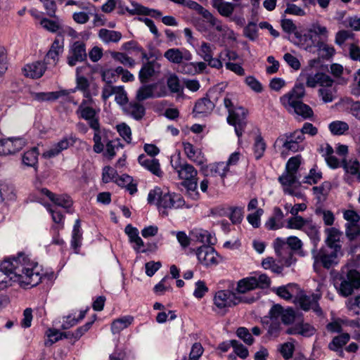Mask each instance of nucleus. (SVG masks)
<instances>
[{
    "label": "nucleus",
    "mask_w": 360,
    "mask_h": 360,
    "mask_svg": "<svg viewBox=\"0 0 360 360\" xmlns=\"http://www.w3.org/2000/svg\"><path fill=\"white\" fill-rule=\"evenodd\" d=\"M42 269L28 255L19 252L17 257L4 259L0 265V290L11 283H18L23 288H32L41 283Z\"/></svg>",
    "instance_id": "nucleus-1"
},
{
    "label": "nucleus",
    "mask_w": 360,
    "mask_h": 360,
    "mask_svg": "<svg viewBox=\"0 0 360 360\" xmlns=\"http://www.w3.org/2000/svg\"><path fill=\"white\" fill-rule=\"evenodd\" d=\"M261 323L266 330V336L269 338H277L281 334L283 326H288L285 333L292 334V307H283L280 304L274 303L270 307L267 315L264 316Z\"/></svg>",
    "instance_id": "nucleus-2"
},
{
    "label": "nucleus",
    "mask_w": 360,
    "mask_h": 360,
    "mask_svg": "<svg viewBox=\"0 0 360 360\" xmlns=\"http://www.w3.org/2000/svg\"><path fill=\"white\" fill-rule=\"evenodd\" d=\"M171 165L178 174L179 179L184 180L181 184L186 188L189 197L193 200L198 199L199 193L197 191L196 178L198 172L195 167L186 162H182L179 155L172 158Z\"/></svg>",
    "instance_id": "nucleus-3"
},
{
    "label": "nucleus",
    "mask_w": 360,
    "mask_h": 360,
    "mask_svg": "<svg viewBox=\"0 0 360 360\" xmlns=\"http://www.w3.org/2000/svg\"><path fill=\"white\" fill-rule=\"evenodd\" d=\"M148 202L158 207L178 209L182 207L185 201L183 197L175 193L162 192L160 188L151 190L148 195Z\"/></svg>",
    "instance_id": "nucleus-4"
},
{
    "label": "nucleus",
    "mask_w": 360,
    "mask_h": 360,
    "mask_svg": "<svg viewBox=\"0 0 360 360\" xmlns=\"http://www.w3.org/2000/svg\"><path fill=\"white\" fill-rule=\"evenodd\" d=\"M294 24V37L299 39V44L302 48L307 51H313V46L319 41V36L326 37L328 30L326 27L316 25L314 29L309 30L304 35H301L297 30Z\"/></svg>",
    "instance_id": "nucleus-5"
},
{
    "label": "nucleus",
    "mask_w": 360,
    "mask_h": 360,
    "mask_svg": "<svg viewBox=\"0 0 360 360\" xmlns=\"http://www.w3.org/2000/svg\"><path fill=\"white\" fill-rule=\"evenodd\" d=\"M338 252L332 250L328 252L327 249L322 247L320 250H311L312 258L314 259L313 268L318 272L321 267L329 269L338 263Z\"/></svg>",
    "instance_id": "nucleus-6"
},
{
    "label": "nucleus",
    "mask_w": 360,
    "mask_h": 360,
    "mask_svg": "<svg viewBox=\"0 0 360 360\" xmlns=\"http://www.w3.org/2000/svg\"><path fill=\"white\" fill-rule=\"evenodd\" d=\"M340 285L335 283V287L342 297H347L360 288V273L356 269L349 270L345 276H340Z\"/></svg>",
    "instance_id": "nucleus-7"
},
{
    "label": "nucleus",
    "mask_w": 360,
    "mask_h": 360,
    "mask_svg": "<svg viewBox=\"0 0 360 360\" xmlns=\"http://www.w3.org/2000/svg\"><path fill=\"white\" fill-rule=\"evenodd\" d=\"M273 248L278 262L283 266H290L292 257V236L287 238H276L273 243Z\"/></svg>",
    "instance_id": "nucleus-8"
},
{
    "label": "nucleus",
    "mask_w": 360,
    "mask_h": 360,
    "mask_svg": "<svg viewBox=\"0 0 360 360\" xmlns=\"http://www.w3.org/2000/svg\"><path fill=\"white\" fill-rule=\"evenodd\" d=\"M304 94V88H298L297 85L294 86V117L295 120L301 122L304 120H314V113L312 108L307 104L298 99Z\"/></svg>",
    "instance_id": "nucleus-9"
},
{
    "label": "nucleus",
    "mask_w": 360,
    "mask_h": 360,
    "mask_svg": "<svg viewBox=\"0 0 360 360\" xmlns=\"http://www.w3.org/2000/svg\"><path fill=\"white\" fill-rule=\"evenodd\" d=\"M213 301L214 306L219 310L225 312L228 308L232 307L240 302H252L254 300H244L229 290H219L215 293Z\"/></svg>",
    "instance_id": "nucleus-10"
},
{
    "label": "nucleus",
    "mask_w": 360,
    "mask_h": 360,
    "mask_svg": "<svg viewBox=\"0 0 360 360\" xmlns=\"http://www.w3.org/2000/svg\"><path fill=\"white\" fill-rule=\"evenodd\" d=\"M220 96L221 93L217 89H210L205 97L195 103L193 112L205 115L210 113L214 108Z\"/></svg>",
    "instance_id": "nucleus-11"
},
{
    "label": "nucleus",
    "mask_w": 360,
    "mask_h": 360,
    "mask_svg": "<svg viewBox=\"0 0 360 360\" xmlns=\"http://www.w3.org/2000/svg\"><path fill=\"white\" fill-rule=\"evenodd\" d=\"M94 100L92 98H88L84 99L79 104L76 114L79 118H82L87 121L89 126H91V123L99 122L98 113L100 109H96L93 107Z\"/></svg>",
    "instance_id": "nucleus-12"
},
{
    "label": "nucleus",
    "mask_w": 360,
    "mask_h": 360,
    "mask_svg": "<svg viewBox=\"0 0 360 360\" xmlns=\"http://www.w3.org/2000/svg\"><path fill=\"white\" fill-rule=\"evenodd\" d=\"M166 95L167 91L163 85H159L158 83L150 84L145 83L137 90L136 98L141 102L148 98L164 97Z\"/></svg>",
    "instance_id": "nucleus-13"
},
{
    "label": "nucleus",
    "mask_w": 360,
    "mask_h": 360,
    "mask_svg": "<svg viewBox=\"0 0 360 360\" xmlns=\"http://www.w3.org/2000/svg\"><path fill=\"white\" fill-rule=\"evenodd\" d=\"M248 110L241 106H238L234 110H230L227 117V122L234 127L238 137L243 135L246 127V116Z\"/></svg>",
    "instance_id": "nucleus-14"
},
{
    "label": "nucleus",
    "mask_w": 360,
    "mask_h": 360,
    "mask_svg": "<svg viewBox=\"0 0 360 360\" xmlns=\"http://www.w3.org/2000/svg\"><path fill=\"white\" fill-rule=\"evenodd\" d=\"M78 139L73 134L63 137L60 141L53 143L49 148L46 150L41 157L44 159H51L58 156L63 150H67L73 146Z\"/></svg>",
    "instance_id": "nucleus-15"
},
{
    "label": "nucleus",
    "mask_w": 360,
    "mask_h": 360,
    "mask_svg": "<svg viewBox=\"0 0 360 360\" xmlns=\"http://www.w3.org/2000/svg\"><path fill=\"white\" fill-rule=\"evenodd\" d=\"M212 245H202L195 252L199 262L205 266L217 265L220 262V256Z\"/></svg>",
    "instance_id": "nucleus-16"
},
{
    "label": "nucleus",
    "mask_w": 360,
    "mask_h": 360,
    "mask_svg": "<svg viewBox=\"0 0 360 360\" xmlns=\"http://www.w3.org/2000/svg\"><path fill=\"white\" fill-rule=\"evenodd\" d=\"M27 142L23 137H11L0 140V155H13L22 150Z\"/></svg>",
    "instance_id": "nucleus-17"
},
{
    "label": "nucleus",
    "mask_w": 360,
    "mask_h": 360,
    "mask_svg": "<svg viewBox=\"0 0 360 360\" xmlns=\"http://www.w3.org/2000/svg\"><path fill=\"white\" fill-rule=\"evenodd\" d=\"M87 56L85 44L80 41H75L70 46L67 58L68 64L75 66L78 62L86 60Z\"/></svg>",
    "instance_id": "nucleus-18"
},
{
    "label": "nucleus",
    "mask_w": 360,
    "mask_h": 360,
    "mask_svg": "<svg viewBox=\"0 0 360 360\" xmlns=\"http://www.w3.org/2000/svg\"><path fill=\"white\" fill-rule=\"evenodd\" d=\"M207 15H208L207 22L214 27L216 31L221 33V37L223 39H229L233 41H236V34L233 30L228 25L222 23L221 20L214 17L212 14L207 13Z\"/></svg>",
    "instance_id": "nucleus-19"
},
{
    "label": "nucleus",
    "mask_w": 360,
    "mask_h": 360,
    "mask_svg": "<svg viewBox=\"0 0 360 360\" xmlns=\"http://www.w3.org/2000/svg\"><path fill=\"white\" fill-rule=\"evenodd\" d=\"M161 65L156 60L148 61L143 64L139 73V79L142 84H145L149 79L158 75L160 72Z\"/></svg>",
    "instance_id": "nucleus-20"
},
{
    "label": "nucleus",
    "mask_w": 360,
    "mask_h": 360,
    "mask_svg": "<svg viewBox=\"0 0 360 360\" xmlns=\"http://www.w3.org/2000/svg\"><path fill=\"white\" fill-rule=\"evenodd\" d=\"M283 192L290 195H292V157L288 159L285 170L278 178Z\"/></svg>",
    "instance_id": "nucleus-21"
},
{
    "label": "nucleus",
    "mask_w": 360,
    "mask_h": 360,
    "mask_svg": "<svg viewBox=\"0 0 360 360\" xmlns=\"http://www.w3.org/2000/svg\"><path fill=\"white\" fill-rule=\"evenodd\" d=\"M274 148L283 158H286L292 148V134L281 135L274 143Z\"/></svg>",
    "instance_id": "nucleus-22"
},
{
    "label": "nucleus",
    "mask_w": 360,
    "mask_h": 360,
    "mask_svg": "<svg viewBox=\"0 0 360 360\" xmlns=\"http://www.w3.org/2000/svg\"><path fill=\"white\" fill-rule=\"evenodd\" d=\"M333 82L334 81L330 76L324 72H316L314 75H309L307 78V85L309 87H316L317 85L330 87Z\"/></svg>",
    "instance_id": "nucleus-23"
},
{
    "label": "nucleus",
    "mask_w": 360,
    "mask_h": 360,
    "mask_svg": "<svg viewBox=\"0 0 360 360\" xmlns=\"http://www.w3.org/2000/svg\"><path fill=\"white\" fill-rule=\"evenodd\" d=\"M298 310L294 309V335H300L305 338H309L314 335L316 330L309 323L304 321L295 322V319L299 316Z\"/></svg>",
    "instance_id": "nucleus-24"
},
{
    "label": "nucleus",
    "mask_w": 360,
    "mask_h": 360,
    "mask_svg": "<svg viewBox=\"0 0 360 360\" xmlns=\"http://www.w3.org/2000/svg\"><path fill=\"white\" fill-rule=\"evenodd\" d=\"M327 237L325 243L328 248L335 250V252H340L342 245L340 244V236L342 232L335 227L326 229Z\"/></svg>",
    "instance_id": "nucleus-25"
},
{
    "label": "nucleus",
    "mask_w": 360,
    "mask_h": 360,
    "mask_svg": "<svg viewBox=\"0 0 360 360\" xmlns=\"http://www.w3.org/2000/svg\"><path fill=\"white\" fill-rule=\"evenodd\" d=\"M124 232L128 236L129 242L134 244L133 248L136 252H146L144 243L139 236V231L136 228L128 224L124 229Z\"/></svg>",
    "instance_id": "nucleus-26"
},
{
    "label": "nucleus",
    "mask_w": 360,
    "mask_h": 360,
    "mask_svg": "<svg viewBox=\"0 0 360 360\" xmlns=\"http://www.w3.org/2000/svg\"><path fill=\"white\" fill-rule=\"evenodd\" d=\"M139 163L150 171L154 175L160 177L162 176V171L160 169V165L158 160L154 158H147L145 155L142 154L139 156Z\"/></svg>",
    "instance_id": "nucleus-27"
},
{
    "label": "nucleus",
    "mask_w": 360,
    "mask_h": 360,
    "mask_svg": "<svg viewBox=\"0 0 360 360\" xmlns=\"http://www.w3.org/2000/svg\"><path fill=\"white\" fill-rule=\"evenodd\" d=\"M164 56L169 62L176 64L181 63L184 60H190L191 59V54L188 51H181L176 48L168 49L165 52Z\"/></svg>",
    "instance_id": "nucleus-28"
},
{
    "label": "nucleus",
    "mask_w": 360,
    "mask_h": 360,
    "mask_svg": "<svg viewBox=\"0 0 360 360\" xmlns=\"http://www.w3.org/2000/svg\"><path fill=\"white\" fill-rule=\"evenodd\" d=\"M184 150L186 157L197 165H203L206 160L200 149H196L189 142L183 143Z\"/></svg>",
    "instance_id": "nucleus-29"
},
{
    "label": "nucleus",
    "mask_w": 360,
    "mask_h": 360,
    "mask_svg": "<svg viewBox=\"0 0 360 360\" xmlns=\"http://www.w3.org/2000/svg\"><path fill=\"white\" fill-rule=\"evenodd\" d=\"M41 193L47 196L54 204L58 206L69 208L72 204L71 198L67 195H56L47 188H41Z\"/></svg>",
    "instance_id": "nucleus-30"
},
{
    "label": "nucleus",
    "mask_w": 360,
    "mask_h": 360,
    "mask_svg": "<svg viewBox=\"0 0 360 360\" xmlns=\"http://www.w3.org/2000/svg\"><path fill=\"white\" fill-rule=\"evenodd\" d=\"M45 70V65L39 61L27 64L22 69L24 75L32 79L41 77L44 75Z\"/></svg>",
    "instance_id": "nucleus-31"
},
{
    "label": "nucleus",
    "mask_w": 360,
    "mask_h": 360,
    "mask_svg": "<svg viewBox=\"0 0 360 360\" xmlns=\"http://www.w3.org/2000/svg\"><path fill=\"white\" fill-rule=\"evenodd\" d=\"M64 43L63 39L60 37H57L51 45V47L46 56V60L49 63L56 65L58 60L59 55L63 51Z\"/></svg>",
    "instance_id": "nucleus-32"
},
{
    "label": "nucleus",
    "mask_w": 360,
    "mask_h": 360,
    "mask_svg": "<svg viewBox=\"0 0 360 360\" xmlns=\"http://www.w3.org/2000/svg\"><path fill=\"white\" fill-rule=\"evenodd\" d=\"M212 3L219 13L226 18H231L236 8V4L224 0H212Z\"/></svg>",
    "instance_id": "nucleus-33"
},
{
    "label": "nucleus",
    "mask_w": 360,
    "mask_h": 360,
    "mask_svg": "<svg viewBox=\"0 0 360 360\" xmlns=\"http://www.w3.org/2000/svg\"><path fill=\"white\" fill-rule=\"evenodd\" d=\"M99 39L105 44L117 43L122 39V33L118 31L108 29H101L98 31Z\"/></svg>",
    "instance_id": "nucleus-34"
},
{
    "label": "nucleus",
    "mask_w": 360,
    "mask_h": 360,
    "mask_svg": "<svg viewBox=\"0 0 360 360\" xmlns=\"http://www.w3.org/2000/svg\"><path fill=\"white\" fill-rule=\"evenodd\" d=\"M31 95L32 98L37 101H51L68 95V92L65 90L51 92H34L32 93Z\"/></svg>",
    "instance_id": "nucleus-35"
},
{
    "label": "nucleus",
    "mask_w": 360,
    "mask_h": 360,
    "mask_svg": "<svg viewBox=\"0 0 360 360\" xmlns=\"http://www.w3.org/2000/svg\"><path fill=\"white\" fill-rule=\"evenodd\" d=\"M193 237L205 245H214L216 238L208 231L202 229H195L192 231Z\"/></svg>",
    "instance_id": "nucleus-36"
},
{
    "label": "nucleus",
    "mask_w": 360,
    "mask_h": 360,
    "mask_svg": "<svg viewBox=\"0 0 360 360\" xmlns=\"http://www.w3.org/2000/svg\"><path fill=\"white\" fill-rule=\"evenodd\" d=\"M314 49L316 50L319 56L326 60L331 58L335 53V50L333 46L326 44L323 41H319L315 44L314 46H313L312 52H314Z\"/></svg>",
    "instance_id": "nucleus-37"
},
{
    "label": "nucleus",
    "mask_w": 360,
    "mask_h": 360,
    "mask_svg": "<svg viewBox=\"0 0 360 360\" xmlns=\"http://www.w3.org/2000/svg\"><path fill=\"white\" fill-rule=\"evenodd\" d=\"M257 285L255 276L247 277L238 282L236 291L238 293L244 294L257 288Z\"/></svg>",
    "instance_id": "nucleus-38"
},
{
    "label": "nucleus",
    "mask_w": 360,
    "mask_h": 360,
    "mask_svg": "<svg viewBox=\"0 0 360 360\" xmlns=\"http://www.w3.org/2000/svg\"><path fill=\"white\" fill-rule=\"evenodd\" d=\"M342 167L346 173L356 176L357 181L360 182V162L358 160L355 159L353 161L349 160V162L343 160Z\"/></svg>",
    "instance_id": "nucleus-39"
},
{
    "label": "nucleus",
    "mask_w": 360,
    "mask_h": 360,
    "mask_svg": "<svg viewBox=\"0 0 360 360\" xmlns=\"http://www.w3.org/2000/svg\"><path fill=\"white\" fill-rule=\"evenodd\" d=\"M127 112L135 120H141L145 115V108L137 102L130 103L126 108Z\"/></svg>",
    "instance_id": "nucleus-40"
},
{
    "label": "nucleus",
    "mask_w": 360,
    "mask_h": 360,
    "mask_svg": "<svg viewBox=\"0 0 360 360\" xmlns=\"http://www.w3.org/2000/svg\"><path fill=\"white\" fill-rule=\"evenodd\" d=\"M133 321L131 316H123L115 320L111 325V331L113 334L119 333L122 330L129 326Z\"/></svg>",
    "instance_id": "nucleus-41"
},
{
    "label": "nucleus",
    "mask_w": 360,
    "mask_h": 360,
    "mask_svg": "<svg viewBox=\"0 0 360 360\" xmlns=\"http://www.w3.org/2000/svg\"><path fill=\"white\" fill-rule=\"evenodd\" d=\"M216 47L214 44L202 41L200 42L196 53L198 56H200L201 58L204 60V61H205L207 59L209 58H210L211 56L214 55V51Z\"/></svg>",
    "instance_id": "nucleus-42"
},
{
    "label": "nucleus",
    "mask_w": 360,
    "mask_h": 360,
    "mask_svg": "<svg viewBox=\"0 0 360 360\" xmlns=\"http://www.w3.org/2000/svg\"><path fill=\"white\" fill-rule=\"evenodd\" d=\"M38 148L34 147L24 153L22 158V163L26 166L34 167L38 163Z\"/></svg>",
    "instance_id": "nucleus-43"
},
{
    "label": "nucleus",
    "mask_w": 360,
    "mask_h": 360,
    "mask_svg": "<svg viewBox=\"0 0 360 360\" xmlns=\"http://www.w3.org/2000/svg\"><path fill=\"white\" fill-rule=\"evenodd\" d=\"M350 339V335L345 333L333 338L328 345V348L332 351H338L345 345Z\"/></svg>",
    "instance_id": "nucleus-44"
},
{
    "label": "nucleus",
    "mask_w": 360,
    "mask_h": 360,
    "mask_svg": "<svg viewBox=\"0 0 360 360\" xmlns=\"http://www.w3.org/2000/svg\"><path fill=\"white\" fill-rule=\"evenodd\" d=\"M229 172V167L224 162H219L210 165V173L212 176H219L224 179Z\"/></svg>",
    "instance_id": "nucleus-45"
},
{
    "label": "nucleus",
    "mask_w": 360,
    "mask_h": 360,
    "mask_svg": "<svg viewBox=\"0 0 360 360\" xmlns=\"http://www.w3.org/2000/svg\"><path fill=\"white\" fill-rule=\"evenodd\" d=\"M332 189V184L329 181H323L320 186H314L312 188L313 193L320 200L319 195L323 196V199H326L330 190Z\"/></svg>",
    "instance_id": "nucleus-46"
},
{
    "label": "nucleus",
    "mask_w": 360,
    "mask_h": 360,
    "mask_svg": "<svg viewBox=\"0 0 360 360\" xmlns=\"http://www.w3.org/2000/svg\"><path fill=\"white\" fill-rule=\"evenodd\" d=\"M314 300H311V297L305 294H301L294 297V304H298L300 309L307 311L313 305Z\"/></svg>",
    "instance_id": "nucleus-47"
},
{
    "label": "nucleus",
    "mask_w": 360,
    "mask_h": 360,
    "mask_svg": "<svg viewBox=\"0 0 360 360\" xmlns=\"http://www.w3.org/2000/svg\"><path fill=\"white\" fill-rule=\"evenodd\" d=\"M330 131L334 135H342L349 129V125L342 121H333L328 126Z\"/></svg>",
    "instance_id": "nucleus-48"
},
{
    "label": "nucleus",
    "mask_w": 360,
    "mask_h": 360,
    "mask_svg": "<svg viewBox=\"0 0 360 360\" xmlns=\"http://www.w3.org/2000/svg\"><path fill=\"white\" fill-rule=\"evenodd\" d=\"M262 266L264 269H270L274 273L281 274L283 271V265H278L273 257H268L263 259Z\"/></svg>",
    "instance_id": "nucleus-49"
},
{
    "label": "nucleus",
    "mask_w": 360,
    "mask_h": 360,
    "mask_svg": "<svg viewBox=\"0 0 360 360\" xmlns=\"http://www.w3.org/2000/svg\"><path fill=\"white\" fill-rule=\"evenodd\" d=\"M117 184L120 186H124L130 194H134L137 191L136 185L131 184V178L128 175H123L116 180Z\"/></svg>",
    "instance_id": "nucleus-50"
},
{
    "label": "nucleus",
    "mask_w": 360,
    "mask_h": 360,
    "mask_svg": "<svg viewBox=\"0 0 360 360\" xmlns=\"http://www.w3.org/2000/svg\"><path fill=\"white\" fill-rule=\"evenodd\" d=\"M322 178V172H317L315 167H313L309 170V174L304 177L302 182L310 185L316 184Z\"/></svg>",
    "instance_id": "nucleus-51"
},
{
    "label": "nucleus",
    "mask_w": 360,
    "mask_h": 360,
    "mask_svg": "<svg viewBox=\"0 0 360 360\" xmlns=\"http://www.w3.org/2000/svg\"><path fill=\"white\" fill-rule=\"evenodd\" d=\"M111 56L115 60L121 63L124 65L133 67L135 64L134 60L129 57L127 54L121 52H112Z\"/></svg>",
    "instance_id": "nucleus-52"
},
{
    "label": "nucleus",
    "mask_w": 360,
    "mask_h": 360,
    "mask_svg": "<svg viewBox=\"0 0 360 360\" xmlns=\"http://www.w3.org/2000/svg\"><path fill=\"white\" fill-rule=\"evenodd\" d=\"M167 84L172 93H179L182 91L179 79L175 74H172L168 77Z\"/></svg>",
    "instance_id": "nucleus-53"
},
{
    "label": "nucleus",
    "mask_w": 360,
    "mask_h": 360,
    "mask_svg": "<svg viewBox=\"0 0 360 360\" xmlns=\"http://www.w3.org/2000/svg\"><path fill=\"white\" fill-rule=\"evenodd\" d=\"M345 233L349 241L354 240L360 235V226L358 224H346Z\"/></svg>",
    "instance_id": "nucleus-54"
},
{
    "label": "nucleus",
    "mask_w": 360,
    "mask_h": 360,
    "mask_svg": "<svg viewBox=\"0 0 360 360\" xmlns=\"http://www.w3.org/2000/svg\"><path fill=\"white\" fill-rule=\"evenodd\" d=\"M343 101L345 103L347 108L349 109L351 114L360 119V101H354L350 98H346Z\"/></svg>",
    "instance_id": "nucleus-55"
},
{
    "label": "nucleus",
    "mask_w": 360,
    "mask_h": 360,
    "mask_svg": "<svg viewBox=\"0 0 360 360\" xmlns=\"http://www.w3.org/2000/svg\"><path fill=\"white\" fill-rule=\"evenodd\" d=\"M266 149V144L260 136H258L255 139L254 144V154L257 160L260 159L264 153Z\"/></svg>",
    "instance_id": "nucleus-56"
},
{
    "label": "nucleus",
    "mask_w": 360,
    "mask_h": 360,
    "mask_svg": "<svg viewBox=\"0 0 360 360\" xmlns=\"http://www.w3.org/2000/svg\"><path fill=\"white\" fill-rule=\"evenodd\" d=\"M77 89L84 91V96L86 98H91L89 91H88L89 83L88 79L83 76L77 77Z\"/></svg>",
    "instance_id": "nucleus-57"
},
{
    "label": "nucleus",
    "mask_w": 360,
    "mask_h": 360,
    "mask_svg": "<svg viewBox=\"0 0 360 360\" xmlns=\"http://www.w3.org/2000/svg\"><path fill=\"white\" fill-rule=\"evenodd\" d=\"M117 131L122 139L128 143L131 142V130L125 123H122L117 126Z\"/></svg>",
    "instance_id": "nucleus-58"
},
{
    "label": "nucleus",
    "mask_w": 360,
    "mask_h": 360,
    "mask_svg": "<svg viewBox=\"0 0 360 360\" xmlns=\"http://www.w3.org/2000/svg\"><path fill=\"white\" fill-rule=\"evenodd\" d=\"M40 25L46 30L51 32H56L60 28L58 22L44 18L40 20Z\"/></svg>",
    "instance_id": "nucleus-59"
},
{
    "label": "nucleus",
    "mask_w": 360,
    "mask_h": 360,
    "mask_svg": "<svg viewBox=\"0 0 360 360\" xmlns=\"http://www.w3.org/2000/svg\"><path fill=\"white\" fill-rule=\"evenodd\" d=\"M231 345L233 348L234 353L240 357L241 359H245L248 356V349L243 346L241 343L238 342L236 340L231 341Z\"/></svg>",
    "instance_id": "nucleus-60"
},
{
    "label": "nucleus",
    "mask_w": 360,
    "mask_h": 360,
    "mask_svg": "<svg viewBox=\"0 0 360 360\" xmlns=\"http://www.w3.org/2000/svg\"><path fill=\"white\" fill-rule=\"evenodd\" d=\"M264 211L262 209L259 208L252 214H250L247 217L248 222L254 227L258 228L260 226V217L263 214Z\"/></svg>",
    "instance_id": "nucleus-61"
},
{
    "label": "nucleus",
    "mask_w": 360,
    "mask_h": 360,
    "mask_svg": "<svg viewBox=\"0 0 360 360\" xmlns=\"http://www.w3.org/2000/svg\"><path fill=\"white\" fill-rule=\"evenodd\" d=\"M101 75L102 80L105 82V84H112L113 82H116L118 79L113 69L111 68L102 70Z\"/></svg>",
    "instance_id": "nucleus-62"
},
{
    "label": "nucleus",
    "mask_w": 360,
    "mask_h": 360,
    "mask_svg": "<svg viewBox=\"0 0 360 360\" xmlns=\"http://www.w3.org/2000/svg\"><path fill=\"white\" fill-rule=\"evenodd\" d=\"M244 36L249 39L254 41L257 37V28L254 22H249L243 30Z\"/></svg>",
    "instance_id": "nucleus-63"
},
{
    "label": "nucleus",
    "mask_w": 360,
    "mask_h": 360,
    "mask_svg": "<svg viewBox=\"0 0 360 360\" xmlns=\"http://www.w3.org/2000/svg\"><path fill=\"white\" fill-rule=\"evenodd\" d=\"M203 352L204 349L200 343H194L191 347L188 360H198L203 354Z\"/></svg>",
    "instance_id": "nucleus-64"
}]
</instances>
